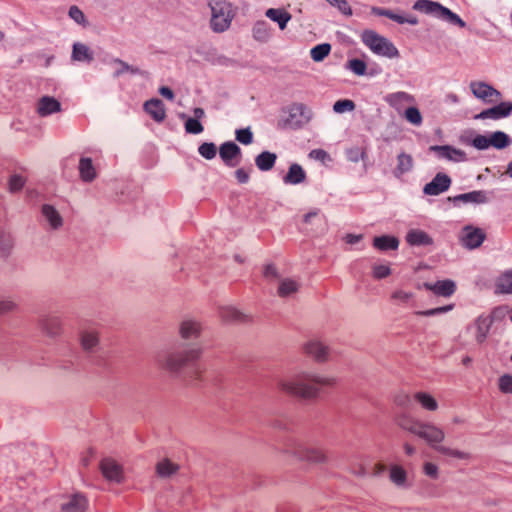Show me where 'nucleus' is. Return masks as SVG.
Here are the masks:
<instances>
[{
    "label": "nucleus",
    "mask_w": 512,
    "mask_h": 512,
    "mask_svg": "<svg viewBox=\"0 0 512 512\" xmlns=\"http://www.w3.org/2000/svg\"><path fill=\"white\" fill-rule=\"evenodd\" d=\"M41 331L49 338H57L63 333V323L59 316L44 315L39 319Z\"/></svg>",
    "instance_id": "obj_12"
},
{
    "label": "nucleus",
    "mask_w": 512,
    "mask_h": 512,
    "mask_svg": "<svg viewBox=\"0 0 512 512\" xmlns=\"http://www.w3.org/2000/svg\"><path fill=\"white\" fill-rule=\"evenodd\" d=\"M300 284L290 278H284L279 282L277 294L279 297H288L298 292Z\"/></svg>",
    "instance_id": "obj_37"
},
{
    "label": "nucleus",
    "mask_w": 512,
    "mask_h": 512,
    "mask_svg": "<svg viewBox=\"0 0 512 512\" xmlns=\"http://www.w3.org/2000/svg\"><path fill=\"white\" fill-rule=\"evenodd\" d=\"M423 472L426 476L436 480L439 477V469L436 464L432 462H425L423 464Z\"/></svg>",
    "instance_id": "obj_57"
},
{
    "label": "nucleus",
    "mask_w": 512,
    "mask_h": 512,
    "mask_svg": "<svg viewBox=\"0 0 512 512\" xmlns=\"http://www.w3.org/2000/svg\"><path fill=\"white\" fill-rule=\"evenodd\" d=\"M389 479L399 488L410 487L408 473L401 465L393 464L389 467Z\"/></svg>",
    "instance_id": "obj_25"
},
{
    "label": "nucleus",
    "mask_w": 512,
    "mask_h": 512,
    "mask_svg": "<svg viewBox=\"0 0 512 512\" xmlns=\"http://www.w3.org/2000/svg\"><path fill=\"white\" fill-rule=\"evenodd\" d=\"M472 145L479 150L487 149L490 147L489 137L484 135H477L472 140Z\"/></svg>",
    "instance_id": "obj_63"
},
{
    "label": "nucleus",
    "mask_w": 512,
    "mask_h": 512,
    "mask_svg": "<svg viewBox=\"0 0 512 512\" xmlns=\"http://www.w3.org/2000/svg\"><path fill=\"white\" fill-rule=\"evenodd\" d=\"M497 289L502 293L512 294V272H507L499 278Z\"/></svg>",
    "instance_id": "obj_46"
},
{
    "label": "nucleus",
    "mask_w": 512,
    "mask_h": 512,
    "mask_svg": "<svg viewBox=\"0 0 512 512\" xmlns=\"http://www.w3.org/2000/svg\"><path fill=\"white\" fill-rule=\"evenodd\" d=\"M384 100L399 113L405 106L413 105L416 102L415 97L405 91L389 93L384 97Z\"/></svg>",
    "instance_id": "obj_17"
},
{
    "label": "nucleus",
    "mask_w": 512,
    "mask_h": 512,
    "mask_svg": "<svg viewBox=\"0 0 512 512\" xmlns=\"http://www.w3.org/2000/svg\"><path fill=\"white\" fill-rule=\"evenodd\" d=\"M18 309L17 303L10 299H1L0 300V316L14 312Z\"/></svg>",
    "instance_id": "obj_53"
},
{
    "label": "nucleus",
    "mask_w": 512,
    "mask_h": 512,
    "mask_svg": "<svg viewBox=\"0 0 512 512\" xmlns=\"http://www.w3.org/2000/svg\"><path fill=\"white\" fill-rule=\"evenodd\" d=\"M305 353L316 362L323 363L329 359V348L319 340H311L305 344Z\"/></svg>",
    "instance_id": "obj_18"
},
{
    "label": "nucleus",
    "mask_w": 512,
    "mask_h": 512,
    "mask_svg": "<svg viewBox=\"0 0 512 512\" xmlns=\"http://www.w3.org/2000/svg\"><path fill=\"white\" fill-rule=\"evenodd\" d=\"M396 425L423 439L427 444H440L445 439L444 431L431 422L422 421L410 412L402 411L395 415Z\"/></svg>",
    "instance_id": "obj_2"
},
{
    "label": "nucleus",
    "mask_w": 512,
    "mask_h": 512,
    "mask_svg": "<svg viewBox=\"0 0 512 512\" xmlns=\"http://www.w3.org/2000/svg\"><path fill=\"white\" fill-rule=\"evenodd\" d=\"M81 350L87 355L96 354L100 347V332L94 327H83L78 333Z\"/></svg>",
    "instance_id": "obj_9"
},
{
    "label": "nucleus",
    "mask_w": 512,
    "mask_h": 512,
    "mask_svg": "<svg viewBox=\"0 0 512 512\" xmlns=\"http://www.w3.org/2000/svg\"><path fill=\"white\" fill-rule=\"evenodd\" d=\"M362 42L376 55L397 58L399 51L387 38L373 30H364L361 34Z\"/></svg>",
    "instance_id": "obj_4"
},
{
    "label": "nucleus",
    "mask_w": 512,
    "mask_h": 512,
    "mask_svg": "<svg viewBox=\"0 0 512 512\" xmlns=\"http://www.w3.org/2000/svg\"><path fill=\"white\" fill-rule=\"evenodd\" d=\"M219 155L226 166L234 167L237 164V162H234V159L241 156V149L234 142L227 141L220 145Z\"/></svg>",
    "instance_id": "obj_19"
},
{
    "label": "nucleus",
    "mask_w": 512,
    "mask_h": 512,
    "mask_svg": "<svg viewBox=\"0 0 512 512\" xmlns=\"http://www.w3.org/2000/svg\"><path fill=\"white\" fill-rule=\"evenodd\" d=\"M185 130L190 134H200L203 132L204 127L199 120L189 117L185 121Z\"/></svg>",
    "instance_id": "obj_51"
},
{
    "label": "nucleus",
    "mask_w": 512,
    "mask_h": 512,
    "mask_svg": "<svg viewBox=\"0 0 512 512\" xmlns=\"http://www.w3.org/2000/svg\"><path fill=\"white\" fill-rule=\"evenodd\" d=\"M202 353L203 349L199 345L171 349L160 355L158 362L164 370L178 374L190 363L198 360Z\"/></svg>",
    "instance_id": "obj_3"
},
{
    "label": "nucleus",
    "mask_w": 512,
    "mask_h": 512,
    "mask_svg": "<svg viewBox=\"0 0 512 512\" xmlns=\"http://www.w3.org/2000/svg\"><path fill=\"white\" fill-rule=\"evenodd\" d=\"M411 400H413L412 394L410 395L406 392H400L396 394L394 397V403L401 408L409 407L411 404Z\"/></svg>",
    "instance_id": "obj_54"
},
{
    "label": "nucleus",
    "mask_w": 512,
    "mask_h": 512,
    "mask_svg": "<svg viewBox=\"0 0 512 512\" xmlns=\"http://www.w3.org/2000/svg\"><path fill=\"white\" fill-rule=\"evenodd\" d=\"M25 180L20 175H13L9 180V189L11 192H17L24 186Z\"/></svg>",
    "instance_id": "obj_60"
},
{
    "label": "nucleus",
    "mask_w": 512,
    "mask_h": 512,
    "mask_svg": "<svg viewBox=\"0 0 512 512\" xmlns=\"http://www.w3.org/2000/svg\"><path fill=\"white\" fill-rule=\"evenodd\" d=\"M331 52V45L329 43H322L314 46L310 50V56L315 62L323 61Z\"/></svg>",
    "instance_id": "obj_41"
},
{
    "label": "nucleus",
    "mask_w": 512,
    "mask_h": 512,
    "mask_svg": "<svg viewBox=\"0 0 512 512\" xmlns=\"http://www.w3.org/2000/svg\"><path fill=\"white\" fill-rule=\"evenodd\" d=\"M373 246L380 251L397 250L399 240L395 236L382 235L374 237Z\"/></svg>",
    "instance_id": "obj_29"
},
{
    "label": "nucleus",
    "mask_w": 512,
    "mask_h": 512,
    "mask_svg": "<svg viewBox=\"0 0 512 512\" xmlns=\"http://www.w3.org/2000/svg\"><path fill=\"white\" fill-rule=\"evenodd\" d=\"M253 36L258 41H267L270 37L268 24L265 21H258L253 27Z\"/></svg>",
    "instance_id": "obj_42"
},
{
    "label": "nucleus",
    "mask_w": 512,
    "mask_h": 512,
    "mask_svg": "<svg viewBox=\"0 0 512 512\" xmlns=\"http://www.w3.org/2000/svg\"><path fill=\"white\" fill-rule=\"evenodd\" d=\"M312 111L303 103H293L287 108V117L279 121L283 129H300L312 118Z\"/></svg>",
    "instance_id": "obj_6"
},
{
    "label": "nucleus",
    "mask_w": 512,
    "mask_h": 512,
    "mask_svg": "<svg viewBox=\"0 0 512 512\" xmlns=\"http://www.w3.org/2000/svg\"><path fill=\"white\" fill-rule=\"evenodd\" d=\"M42 214L46 221L50 224L51 228L58 229L62 226L63 219L53 206L48 204L43 205Z\"/></svg>",
    "instance_id": "obj_34"
},
{
    "label": "nucleus",
    "mask_w": 512,
    "mask_h": 512,
    "mask_svg": "<svg viewBox=\"0 0 512 512\" xmlns=\"http://www.w3.org/2000/svg\"><path fill=\"white\" fill-rule=\"evenodd\" d=\"M37 113L46 117L61 111V103L52 96H43L37 102Z\"/></svg>",
    "instance_id": "obj_22"
},
{
    "label": "nucleus",
    "mask_w": 512,
    "mask_h": 512,
    "mask_svg": "<svg viewBox=\"0 0 512 512\" xmlns=\"http://www.w3.org/2000/svg\"><path fill=\"white\" fill-rule=\"evenodd\" d=\"M389 19H391L399 24L408 23L411 25H416L418 23L417 18L414 16L405 17L402 15H398V14L394 13L393 11H392L391 15H389Z\"/></svg>",
    "instance_id": "obj_61"
},
{
    "label": "nucleus",
    "mask_w": 512,
    "mask_h": 512,
    "mask_svg": "<svg viewBox=\"0 0 512 512\" xmlns=\"http://www.w3.org/2000/svg\"><path fill=\"white\" fill-rule=\"evenodd\" d=\"M144 110L156 121L162 122L166 117L163 102L160 99H150L145 102Z\"/></svg>",
    "instance_id": "obj_27"
},
{
    "label": "nucleus",
    "mask_w": 512,
    "mask_h": 512,
    "mask_svg": "<svg viewBox=\"0 0 512 512\" xmlns=\"http://www.w3.org/2000/svg\"><path fill=\"white\" fill-rule=\"evenodd\" d=\"M453 307H454L453 305H446V306H442V307L428 309L425 311H418V312H416V314L421 315V316H435L438 314L448 312V311L452 310Z\"/></svg>",
    "instance_id": "obj_56"
},
{
    "label": "nucleus",
    "mask_w": 512,
    "mask_h": 512,
    "mask_svg": "<svg viewBox=\"0 0 512 512\" xmlns=\"http://www.w3.org/2000/svg\"><path fill=\"white\" fill-rule=\"evenodd\" d=\"M404 118L414 126H420L423 122L419 109L415 106L407 107L404 111Z\"/></svg>",
    "instance_id": "obj_44"
},
{
    "label": "nucleus",
    "mask_w": 512,
    "mask_h": 512,
    "mask_svg": "<svg viewBox=\"0 0 512 512\" xmlns=\"http://www.w3.org/2000/svg\"><path fill=\"white\" fill-rule=\"evenodd\" d=\"M499 389L503 393H512V376L505 374L499 379Z\"/></svg>",
    "instance_id": "obj_59"
},
{
    "label": "nucleus",
    "mask_w": 512,
    "mask_h": 512,
    "mask_svg": "<svg viewBox=\"0 0 512 512\" xmlns=\"http://www.w3.org/2000/svg\"><path fill=\"white\" fill-rule=\"evenodd\" d=\"M451 185V178L444 173H437L431 182L427 183L423 192L426 195L436 196L449 189Z\"/></svg>",
    "instance_id": "obj_16"
},
{
    "label": "nucleus",
    "mask_w": 512,
    "mask_h": 512,
    "mask_svg": "<svg viewBox=\"0 0 512 512\" xmlns=\"http://www.w3.org/2000/svg\"><path fill=\"white\" fill-rule=\"evenodd\" d=\"M413 167V158L411 155L406 153H400L397 157V167L395 169V175L400 176L404 173L409 172Z\"/></svg>",
    "instance_id": "obj_39"
},
{
    "label": "nucleus",
    "mask_w": 512,
    "mask_h": 512,
    "mask_svg": "<svg viewBox=\"0 0 512 512\" xmlns=\"http://www.w3.org/2000/svg\"><path fill=\"white\" fill-rule=\"evenodd\" d=\"M13 246L12 239L9 235L1 233L0 234V251L3 254H8Z\"/></svg>",
    "instance_id": "obj_62"
},
{
    "label": "nucleus",
    "mask_w": 512,
    "mask_h": 512,
    "mask_svg": "<svg viewBox=\"0 0 512 512\" xmlns=\"http://www.w3.org/2000/svg\"><path fill=\"white\" fill-rule=\"evenodd\" d=\"M336 385V377L306 370L277 380V388L281 393L303 401L317 400L326 389Z\"/></svg>",
    "instance_id": "obj_1"
},
{
    "label": "nucleus",
    "mask_w": 512,
    "mask_h": 512,
    "mask_svg": "<svg viewBox=\"0 0 512 512\" xmlns=\"http://www.w3.org/2000/svg\"><path fill=\"white\" fill-rule=\"evenodd\" d=\"M406 241L411 246H428L433 244L432 237L420 229H411L408 231Z\"/></svg>",
    "instance_id": "obj_28"
},
{
    "label": "nucleus",
    "mask_w": 512,
    "mask_h": 512,
    "mask_svg": "<svg viewBox=\"0 0 512 512\" xmlns=\"http://www.w3.org/2000/svg\"><path fill=\"white\" fill-rule=\"evenodd\" d=\"M413 400L427 412H436L439 409L437 399L426 391H416L412 394Z\"/></svg>",
    "instance_id": "obj_23"
},
{
    "label": "nucleus",
    "mask_w": 512,
    "mask_h": 512,
    "mask_svg": "<svg viewBox=\"0 0 512 512\" xmlns=\"http://www.w3.org/2000/svg\"><path fill=\"white\" fill-rule=\"evenodd\" d=\"M203 331L202 323L195 319H185L179 325V335L183 340H197Z\"/></svg>",
    "instance_id": "obj_14"
},
{
    "label": "nucleus",
    "mask_w": 512,
    "mask_h": 512,
    "mask_svg": "<svg viewBox=\"0 0 512 512\" xmlns=\"http://www.w3.org/2000/svg\"><path fill=\"white\" fill-rule=\"evenodd\" d=\"M79 174L84 182H91L96 178V170L93 166L92 159L82 157L79 161Z\"/></svg>",
    "instance_id": "obj_31"
},
{
    "label": "nucleus",
    "mask_w": 512,
    "mask_h": 512,
    "mask_svg": "<svg viewBox=\"0 0 512 512\" xmlns=\"http://www.w3.org/2000/svg\"><path fill=\"white\" fill-rule=\"evenodd\" d=\"M355 109V103L350 99L338 100L333 105V110L336 113L350 112Z\"/></svg>",
    "instance_id": "obj_49"
},
{
    "label": "nucleus",
    "mask_w": 512,
    "mask_h": 512,
    "mask_svg": "<svg viewBox=\"0 0 512 512\" xmlns=\"http://www.w3.org/2000/svg\"><path fill=\"white\" fill-rule=\"evenodd\" d=\"M485 238L486 234L481 228L467 225L462 229L460 242L467 249H475L481 246Z\"/></svg>",
    "instance_id": "obj_10"
},
{
    "label": "nucleus",
    "mask_w": 512,
    "mask_h": 512,
    "mask_svg": "<svg viewBox=\"0 0 512 512\" xmlns=\"http://www.w3.org/2000/svg\"><path fill=\"white\" fill-rule=\"evenodd\" d=\"M212 18L211 28L215 32H223L231 24L233 13L230 4L225 2H216L211 5Z\"/></svg>",
    "instance_id": "obj_7"
},
{
    "label": "nucleus",
    "mask_w": 512,
    "mask_h": 512,
    "mask_svg": "<svg viewBox=\"0 0 512 512\" xmlns=\"http://www.w3.org/2000/svg\"><path fill=\"white\" fill-rule=\"evenodd\" d=\"M87 500L82 494H74L70 500L62 506L65 512H85Z\"/></svg>",
    "instance_id": "obj_36"
},
{
    "label": "nucleus",
    "mask_w": 512,
    "mask_h": 512,
    "mask_svg": "<svg viewBox=\"0 0 512 512\" xmlns=\"http://www.w3.org/2000/svg\"><path fill=\"white\" fill-rule=\"evenodd\" d=\"M277 156L275 153L263 151L255 158V164L261 171L271 170L276 162Z\"/></svg>",
    "instance_id": "obj_35"
},
{
    "label": "nucleus",
    "mask_w": 512,
    "mask_h": 512,
    "mask_svg": "<svg viewBox=\"0 0 512 512\" xmlns=\"http://www.w3.org/2000/svg\"><path fill=\"white\" fill-rule=\"evenodd\" d=\"M100 470L103 476L114 482H121L123 480L122 466L112 458H105L100 462Z\"/></svg>",
    "instance_id": "obj_15"
},
{
    "label": "nucleus",
    "mask_w": 512,
    "mask_h": 512,
    "mask_svg": "<svg viewBox=\"0 0 512 512\" xmlns=\"http://www.w3.org/2000/svg\"><path fill=\"white\" fill-rule=\"evenodd\" d=\"M506 313H507V307L501 306V307L495 308L493 310L491 316L480 315L475 320V327H476L475 339H476L477 343L481 344L486 340L494 319L504 317Z\"/></svg>",
    "instance_id": "obj_8"
},
{
    "label": "nucleus",
    "mask_w": 512,
    "mask_h": 512,
    "mask_svg": "<svg viewBox=\"0 0 512 512\" xmlns=\"http://www.w3.org/2000/svg\"><path fill=\"white\" fill-rule=\"evenodd\" d=\"M413 293L404 290H396L391 294V300L396 305H405L413 298Z\"/></svg>",
    "instance_id": "obj_47"
},
{
    "label": "nucleus",
    "mask_w": 512,
    "mask_h": 512,
    "mask_svg": "<svg viewBox=\"0 0 512 512\" xmlns=\"http://www.w3.org/2000/svg\"><path fill=\"white\" fill-rule=\"evenodd\" d=\"M430 150L436 152L439 158H443L448 161L461 162L466 159L464 151L449 145H434L430 147Z\"/></svg>",
    "instance_id": "obj_20"
},
{
    "label": "nucleus",
    "mask_w": 512,
    "mask_h": 512,
    "mask_svg": "<svg viewBox=\"0 0 512 512\" xmlns=\"http://www.w3.org/2000/svg\"><path fill=\"white\" fill-rule=\"evenodd\" d=\"M265 15L270 20L276 22L281 30H284L287 23L291 20V14L283 9L270 8L266 11Z\"/></svg>",
    "instance_id": "obj_32"
},
{
    "label": "nucleus",
    "mask_w": 512,
    "mask_h": 512,
    "mask_svg": "<svg viewBox=\"0 0 512 512\" xmlns=\"http://www.w3.org/2000/svg\"><path fill=\"white\" fill-rule=\"evenodd\" d=\"M330 5L337 7L341 13L347 16L352 15V9L346 0H326Z\"/></svg>",
    "instance_id": "obj_55"
},
{
    "label": "nucleus",
    "mask_w": 512,
    "mask_h": 512,
    "mask_svg": "<svg viewBox=\"0 0 512 512\" xmlns=\"http://www.w3.org/2000/svg\"><path fill=\"white\" fill-rule=\"evenodd\" d=\"M489 142L490 146L496 149H503L510 145L511 139L506 133L496 131L489 137Z\"/></svg>",
    "instance_id": "obj_40"
},
{
    "label": "nucleus",
    "mask_w": 512,
    "mask_h": 512,
    "mask_svg": "<svg viewBox=\"0 0 512 512\" xmlns=\"http://www.w3.org/2000/svg\"><path fill=\"white\" fill-rule=\"evenodd\" d=\"M449 201L457 203H475V204H482L486 203L488 201L487 195L485 191L482 190H476L464 194H459L454 197H448Z\"/></svg>",
    "instance_id": "obj_24"
},
{
    "label": "nucleus",
    "mask_w": 512,
    "mask_h": 512,
    "mask_svg": "<svg viewBox=\"0 0 512 512\" xmlns=\"http://www.w3.org/2000/svg\"><path fill=\"white\" fill-rule=\"evenodd\" d=\"M413 9L427 15H432L461 28L466 26V23L456 13L435 1L417 0L413 5Z\"/></svg>",
    "instance_id": "obj_5"
},
{
    "label": "nucleus",
    "mask_w": 512,
    "mask_h": 512,
    "mask_svg": "<svg viewBox=\"0 0 512 512\" xmlns=\"http://www.w3.org/2000/svg\"><path fill=\"white\" fill-rule=\"evenodd\" d=\"M235 137L238 142L244 145H249L253 142V133L249 127L236 130Z\"/></svg>",
    "instance_id": "obj_50"
},
{
    "label": "nucleus",
    "mask_w": 512,
    "mask_h": 512,
    "mask_svg": "<svg viewBox=\"0 0 512 512\" xmlns=\"http://www.w3.org/2000/svg\"><path fill=\"white\" fill-rule=\"evenodd\" d=\"M180 466L176 462L168 458L160 460L156 465V472L158 476L166 478L178 472Z\"/></svg>",
    "instance_id": "obj_33"
},
{
    "label": "nucleus",
    "mask_w": 512,
    "mask_h": 512,
    "mask_svg": "<svg viewBox=\"0 0 512 512\" xmlns=\"http://www.w3.org/2000/svg\"><path fill=\"white\" fill-rule=\"evenodd\" d=\"M306 178V173L304 169L299 164H292L289 167V170L287 174L284 176L283 181L286 184H300L302 183Z\"/></svg>",
    "instance_id": "obj_30"
},
{
    "label": "nucleus",
    "mask_w": 512,
    "mask_h": 512,
    "mask_svg": "<svg viewBox=\"0 0 512 512\" xmlns=\"http://www.w3.org/2000/svg\"><path fill=\"white\" fill-rule=\"evenodd\" d=\"M69 16L79 24L85 21L84 13L77 6L70 7Z\"/></svg>",
    "instance_id": "obj_64"
},
{
    "label": "nucleus",
    "mask_w": 512,
    "mask_h": 512,
    "mask_svg": "<svg viewBox=\"0 0 512 512\" xmlns=\"http://www.w3.org/2000/svg\"><path fill=\"white\" fill-rule=\"evenodd\" d=\"M198 152L203 158L211 160L216 157L217 147L212 142H204L198 147Z\"/></svg>",
    "instance_id": "obj_45"
},
{
    "label": "nucleus",
    "mask_w": 512,
    "mask_h": 512,
    "mask_svg": "<svg viewBox=\"0 0 512 512\" xmlns=\"http://www.w3.org/2000/svg\"><path fill=\"white\" fill-rule=\"evenodd\" d=\"M391 274V269L385 264H375L372 267V275L375 279H383Z\"/></svg>",
    "instance_id": "obj_52"
},
{
    "label": "nucleus",
    "mask_w": 512,
    "mask_h": 512,
    "mask_svg": "<svg viewBox=\"0 0 512 512\" xmlns=\"http://www.w3.org/2000/svg\"><path fill=\"white\" fill-rule=\"evenodd\" d=\"M72 59L80 62L93 61V53L89 47L82 43H75L72 50Z\"/></svg>",
    "instance_id": "obj_38"
},
{
    "label": "nucleus",
    "mask_w": 512,
    "mask_h": 512,
    "mask_svg": "<svg viewBox=\"0 0 512 512\" xmlns=\"http://www.w3.org/2000/svg\"><path fill=\"white\" fill-rule=\"evenodd\" d=\"M113 63L119 66V68L114 73L115 77H119L124 73L142 74V71L139 68L129 65L119 58L113 59Z\"/></svg>",
    "instance_id": "obj_43"
},
{
    "label": "nucleus",
    "mask_w": 512,
    "mask_h": 512,
    "mask_svg": "<svg viewBox=\"0 0 512 512\" xmlns=\"http://www.w3.org/2000/svg\"><path fill=\"white\" fill-rule=\"evenodd\" d=\"M473 95L486 102H494L500 98V92L485 82L473 81L470 83Z\"/></svg>",
    "instance_id": "obj_13"
},
{
    "label": "nucleus",
    "mask_w": 512,
    "mask_h": 512,
    "mask_svg": "<svg viewBox=\"0 0 512 512\" xmlns=\"http://www.w3.org/2000/svg\"><path fill=\"white\" fill-rule=\"evenodd\" d=\"M347 68L354 74L362 76L366 73L367 65L361 59H351L347 62Z\"/></svg>",
    "instance_id": "obj_48"
},
{
    "label": "nucleus",
    "mask_w": 512,
    "mask_h": 512,
    "mask_svg": "<svg viewBox=\"0 0 512 512\" xmlns=\"http://www.w3.org/2000/svg\"><path fill=\"white\" fill-rule=\"evenodd\" d=\"M427 290L434 292L436 295L449 297L456 289L455 283L451 280L437 281L436 283H424Z\"/></svg>",
    "instance_id": "obj_26"
},
{
    "label": "nucleus",
    "mask_w": 512,
    "mask_h": 512,
    "mask_svg": "<svg viewBox=\"0 0 512 512\" xmlns=\"http://www.w3.org/2000/svg\"><path fill=\"white\" fill-rule=\"evenodd\" d=\"M512 112V102H501L492 108L483 110L476 118L479 119H501L507 117Z\"/></svg>",
    "instance_id": "obj_21"
},
{
    "label": "nucleus",
    "mask_w": 512,
    "mask_h": 512,
    "mask_svg": "<svg viewBox=\"0 0 512 512\" xmlns=\"http://www.w3.org/2000/svg\"><path fill=\"white\" fill-rule=\"evenodd\" d=\"M366 157V153L359 148H352L346 152V158L350 162H358L359 160H363Z\"/></svg>",
    "instance_id": "obj_58"
},
{
    "label": "nucleus",
    "mask_w": 512,
    "mask_h": 512,
    "mask_svg": "<svg viewBox=\"0 0 512 512\" xmlns=\"http://www.w3.org/2000/svg\"><path fill=\"white\" fill-rule=\"evenodd\" d=\"M294 458L303 467H313L326 462L327 457L323 450H292Z\"/></svg>",
    "instance_id": "obj_11"
}]
</instances>
